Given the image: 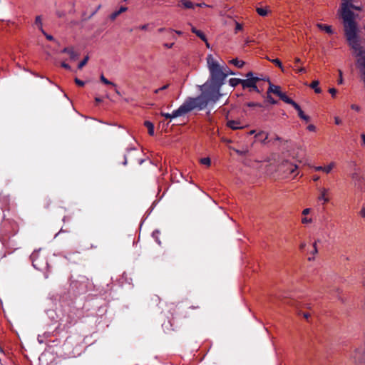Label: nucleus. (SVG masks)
<instances>
[{"label":"nucleus","mask_w":365,"mask_h":365,"mask_svg":"<svg viewBox=\"0 0 365 365\" xmlns=\"http://www.w3.org/2000/svg\"><path fill=\"white\" fill-rule=\"evenodd\" d=\"M221 86L222 85L206 82L202 86L200 96L187 100L191 110L195 108L202 110L207 106L215 103L221 96L220 93Z\"/></svg>","instance_id":"1"},{"label":"nucleus","mask_w":365,"mask_h":365,"mask_svg":"<svg viewBox=\"0 0 365 365\" xmlns=\"http://www.w3.org/2000/svg\"><path fill=\"white\" fill-rule=\"evenodd\" d=\"M353 0H342L341 5L339 10L340 16L342 19V24L344 26V34H346L348 38L351 40L354 34V30L358 29L355 15L351 9L358 11L361 10V6H355L352 4Z\"/></svg>","instance_id":"2"},{"label":"nucleus","mask_w":365,"mask_h":365,"mask_svg":"<svg viewBox=\"0 0 365 365\" xmlns=\"http://www.w3.org/2000/svg\"><path fill=\"white\" fill-rule=\"evenodd\" d=\"M206 60L210 72V79L207 82L222 86L228 75V68L221 66L212 54L207 55Z\"/></svg>","instance_id":"3"},{"label":"nucleus","mask_w":365,"mask_h":365,"mask_svg":"<svg viewBox=\"0 0 365 365\" xmlns=\"http://www.w3.org/2000/svg\"><path fill=\"white\" fill-rule=\"evenodd\" d=\"M357 33L358 29L354 30V36L351 40L348 38L346 34H344L349 45L354 50V53L356 54V56L357 58L356 62L358 66L359 67L365 68V52L364 51L363 48L361 46L359 43Z\"/></svg>","instance_id":"4"},{"label":"nucleus","mask_w":365,"mask_h":365,"mask_svg":"<svg viewBox=\"0 0 365 365\" xmlns=\"http://www.w3.org/2000/svg\"><path fill=\"white\" fill-rule=\"evenodd\" d=\"M191 108L187 101V100L175 110H174L171 114L161 113V115L166 118H174L179 116L184 115L188 112L191 111Z\"/></svg>","instance_id":"5"},{"label":"nucleus","mask_w":365,"mask_h":365,"mask_svg":"<svg viewBox=\"0 0 365 365\" xmlns=\"http://www.w3.org/2000/svg\"><path fill=\"white\" fill-rule=\"evenodd\" d=\"M261 80L260 78H250V79H244L242 82V86L245 88H252L254 91H257V93H259V90L258 89L257 86V83L258 81Z\"/></svg>","instance_id":"6"},{"label":"nucleus","mask_w":365,"mask_h":365,"mask_svg":"<svg viewBox=\"0 0 365 365\" xmlns=\"http://www.w3.org/2000/svg\"><path fill=\"white\" fill-rule=\"evenodd\" d=\"M319 195L318 196V200L319 201H323L324 204H326L329 202V189L327 187H321L319 189Z\"/></svg>","instance_id":"7"},{"label":"nucleus","mask_w":365,"mask_h":365,"mask_svg":"<svg viewBox=\"0 0 365 365\" xmlns=\"http://www.w3.org/2000/svg\"><path fill=\"white\" fill-rule=\"evenodd\" d=\"M336 167V163L331 162L328 165L325 166H314L313 167L314 170L315 171H322L325 173L326 174L330 173L332 170Z\"/></svg>","instance_id":"8"},{"label":"nucleus","mask_w":365,"mask_h":365,"mask_svg":"<svg viewBox=\"0 0 365 365\" xmlns=\"http://www.w3.org/2000/svg\"><path fill=\"white\" fill-rule=\"evenodd\" d=\"M162 329L165 333H170L173 330V324L170 319H165L162 324Z\"/></svg>","instance_id":"9"},{"label":"nucleus","mask_w":365,"mask_h":365,"mask_svg":"<svg viewBox=\"0 0 365 365\" xmlns=\"http://www.w3.org/2000/svg\"><path fill=\"white\" fill-rule=\"evenodd\" d=\"M269 86L267 91V93H273L280 97V96L282 94L283 92L281 91V88L278 86H274L269 81Z\"/></svg>","instance_id":"10"},{"label":"nucleus","mask_w":365,"mask_h":365,"mask_svg":"<svg viewBox=\"0 0 365 365\" xmlns=\"http://www.w3.org/2000/svg\"><path fill=\"white\" fill-rule=\"evenodd\" d=\"M316 26L319 29L326 32L328 34H332L334 33L333 29L331 26L320 24V23L317 24Z\"/></svg>","instance_id":"11"},{"label":"nucleus","mask_w":365,"mask_h":365,"mask_svg":"<svg viewBox=\"0 0 365 365\" xmlns=\"http://www.w3.org/2000/svg\"><path fill=\"white\" fill-rule=\"evenodd\" d=\"M62 53H67L72 61H76L78 56V53L72 48H65L62 50Z\"/></svg>","instance_id":"12"},{"label":"nucleus","mask_w":365,"mask_h":365,"mask_svg":"<svg viewBox=\"0 0 365 365\" xmlns=\"http://www.w3.org/2000/svg\"><path fill=\"white\" fill-rule=\"evenodd\" d=\"M240 124H241L240 122L237 121V120H229L227 123V125L229 128H232V130L243 128L244 127L242 125H241Z\"/></svg>","instance_id":"13"},{"label":"nucleus","mask_w":365,"mask_h":365,"mask_svg":"<svg viewBox=\"0 0 365 365\" xmlns=\"http://www.w3.org/2000/svg\"><path fill=\"white\" fill-rule=\"evenodd\" d=\"M280 99L282 101H283L284 102H285L286 103H288V104H290L292 105L293 107H297L298 108V104L297 103H295L293 100H292L291 98H289L285 93H282V94L280 96Z\"/></svg>","instance_id":"14"},{"label":"nucleus","mask_w":365,"mask_h":365,"mask_svg":"<svg viewBox=\"0 0 365 365\" xmlns=\"http://www.w3.org/2000/svg\"><path fill=\"white\" fill-rule=\"evenodd\" d=\"M144 125L147 128L148 134L151 136L154 135V125L150 121L144 122Z\"/></svg>","instance_id":"15"},{"label":"nucleus","mask_w":365,"mask_h":365,"mask_svg":"<svg viewBox=\"0 0 365 365\" xmlns=\"http://www.w3.org/2000/svg\"><path fill=\"white\" fill-rule=\"evenodd\" d=\"M128 9L127 7L125 6H121L119 10L116 11H114L113 13L111 14L110 15V19L112 20H115L118 16H119L120 14L126 11Z\"/></svg>","instance_id":"16"},{"label":"nucleus","mask_w":365,"mask_h":365,"mask_svg":"<svg viewBox=\"0 0 365 365\" xmlns=\"http://www.w3.org/2000/svg\"><path fill=\"white\" fill-rule=\"evenodd\" d=\"M255 137L257 138L261 142L265 143L268 138V133L264 131H261L256 134Z\"/></svg>","instance_id":"17"},{"label":"nucleus","mask_w":365,"mask_h":365,"mask_svg":"<svg viewBox=\"0 0 365 365\" xmlns=\"http://www.w3.org/2000/svg\"><path fill=\"white\" fill-rule=\"evenodd\" d=\"M298 112V115L300 118L302 120H304L305 121L308 122L309 120V117L304 113L302 110L301 109L300 106L298 105L297 107H294Z\"/></svg>","instance_id":"18"},{"label":"nucleus","mask_w":365,"mask_h":365,"mask_svg":"<svg viewBox=\"0 0 365 365\" xmlns=\"http://www.w3.org/2000/svg\"><path fill=\"white\" fill-rule=\"evenodd\" d=\"M256 11L261 16H267V14L269 12L267 7H264V8L258 7V8H257Z\"/></svg>","instance_id":"19"},{"label":"nucleus","mask_w":365,"mask_h":365,"mask_svg":"<svg viewBox=\"0 0 365 365\" xmlns=\"http://www.w3.org/2000/svg\"><path fill=\"white\" fill-rule=\"evenodd\" d=\"M35 24L38 26V28L42 33H44V30L43 29L42 19L41 16H37L36 17Z\"/></svg>","instance_id":"20"},{"label":"nucleus","mask_w":365,"mask_h":365,"mask_svg":"<svg viewBox=\"0 0 365 365\" xmlns=\"http://www.w3.org/2000/svg\"><path fill=\"white\" fill-rule=\"evenodd\" d=\"M319 82L318 81H314L310 84V87L314 89L316 93H320L322 92V89L319 87Z\"/></svg>","instance_id":"21"},{"label":"nucleus","mask_w":365,"mask_h":365,"mask_svg":"<svg viewBox=\"0 0 365 365\" xmlns=\"http://www.w3.org/2000/svg\"><path fill=\"white\" fill-rule=\"evenodd\" d=\"M242 81H243L242 79L233 78L230 79L229 83L231 86L235 87V86H238L239 84L242 85Z\"/></svg>","instance_id":"22"},{"label":"nucleus","mask_w":365,"mask_h":365,"mask_svg":"<svg viewBox=\"0 0 365 365\" xmlns=\"http://www.w3.org/2000/svg\"><path fill=\"white\" fill-rule=\"evenodd\" d=\"M230 63L235 65L237 68H242L245 65V62L237 58L232 59L230 61Z\"/></svg>","instance_id":"23"},{"label":"nucleus","mask_w":365,"mask_h":365,"mask_svg":"<svg viewBox=\"0 0 365 365\" xmlns=\"http://www.w3.org/2000/svg\"><path fill=\"white\" fill-rule=\"evenodd\" d=\"M180 2L185 9H193L195 6L192 2L188 0H181Z\"/></svg>","instance_id":"24"},{"label":"nucleus","mask_w":365,"mask_h":365,"mask_svg":"<svg viewBox=\"0 0 365 365\" xmlns=\"http://www.w3.org/2000/svg\"><path fill=\"white\" fill-rule=\"evenodd\" d=\"M271 62H272L274 64H275L277 66H278L282 72L284 71V67L282 66V63L281 61L279 58H274V59H269Z\"/></svg>","instance_id":"25"},{"label":"nucleus","mask_w":365,"mask_h":365,"mask_svg":"<svg viewBox=\"0 0 365 365\" xmlns=\"http://www.w3.org/2000/svg\"><path fill=\"white\" fill-rule=\"evenodd\" d=\"M100 79H101V81L106 85H110L114 87L116 86V85L114 83H113V82L108 81L107 78H106L103 74L101 76Z\"/></svg>","instance_id":"26"},{"label":"nucleus","mask_w":365,"mask_h":365,"mask_svg":"<svg viewBox=\"0 0 365 365\" xmlns=\"http://www.w3.org/2000/svg\"><path fill=\"white\" fill-rule=\"evenodd\" d=\"M200 163L205 165L207 167H210L211 165V160L210 158H201L200 160Z\"/></svg>","instance_id":"27"},{"label":"nucleus","mask_w":365,"mask_h":365,"mask_svg":"<svg viewBox=\"0 0 365 365\" xmlns=\"http://www.w3.org/2000/svg\"><path fill=\"white\" fill-rule=\"evenodd\" d=\"M297 168L298 167L296 165L287 164V169L291 174L294 173L297 170Z\"/></svg>","instance_id":"28"},{"label":"nucleus","mask_w":365,"mask_h":365,"mask_svg":"<svg viewBox=\"0 0 365 365\" xmlns=\"http://www.w3.org/2000/svg\"><path fill=\"white\" fill-rule=\"evenodd\" d=\"M301 222L304 225L311 224L312 222V219L311 217L304 216L301 220Z\"/></svg>","instance_id":"29"},{"label":"nucleus","mask_w":365,"mask_h":365,"mask_svg":"<svg viewBox=\"0 0 365 365\" xmlns=\"http://www.w3.org/2000/svg\"><path fill=\"white\" fill-rule=\"evenodd\" d=\"M168 87H169V84H166V85H165V86H162V87H160V88H159L158 89H155L154 91V94L158 95V93L165 91Z\"/></svg>","instance_id":"30"},{"label":"nucleus","mask_w":365,"mask_h":365,"mask_svg":"<svg viewBox=\"0 0 365 365\" xmlns=\"http://www.w3.org/2000/svg\"><path fill=\"white\" fill-rule=\"evenodd\" d=\"M88 56H86L84 59L81 61L78 66V69H81L88 62Z\"/></svg>","instance_id":"31"},{"label":"nucleus","mask_w":365,"mask_h":365,"mask_svg":"<svg viewBox=\"0 0 365 365\" xmlns=\"http://www.w3.org/2000/svg\"><path fill=\"white\" fill-rule=\"evenodd\" d=\"M196 35L200 38H201L203 41L207 42L206 36H205V35L201 31L199 30V31L196 34Z\"/></svg>","instance_id":"32"},{"label":"nucleus","mask_w":365,"mask_h":365,"mask_svg":"<svg viewBox=\"0 0 365 365\" xmlns=\"http://www.w3.org/2000/svg\"><path fill=\"white\" fill-rule=\"evenodd\" d=\"M313 250L312 251V253L313 255H317L318 253V249H317V242H314L313 243Z\"/></svg>","instance_id":"33"},{"label":"nucleus","mask_w":365,"mask_h":365,"mask_svg":"<svg viewBox=\"0 0 365 365\" xmlns=\"http://www.w3.org/2000/svg\"><path fill=\"white\" fill-rule=\"evenodd\" d=\"M267 101L272 103V104H275L277 103V101L270 96V94L267 93Z\"/></svg>","instance_id":"34"},{"label":"nucleus","mask_w":365,"mask_h":365,"mask_svg":"<svg viewBox=\"0 0 365 365\" xmlns=\"http://www.w3.org/2000/svg\"><path fill=\"white\" fill-rule=\"evenodd\" d=\"M149 29V24H144V25H141L138 27V29L141 30V31H148Z\"/></svg>","instance_id":"35"},{"label":"nucleus","mask_w":365,"mask_h":365,"mask_svg":"<svg viewBox=\"0 0 365 365\" xmlns=\"http://www.w3.org/2000/svg\"><path fill=\"white\" fill-rule=\"evenodd\" d=\"M247 106L249 107H262V105L260 103L253 102L247 103Z\"/></svg>","instance_id":"36"},{"label":"nucleus","mask_w":365,"mask_h":365,"mask_svg":"<svg viewBox=\"0 0 365 365\" xmlns=\"http://www.w3.org/2000/svg\"><path fill=\"white\" fill-rule=\"evenodd\" d=\"M339 79H338V83L342 84L343 83V78H342V71L341 70H339Z\"/></svg>","instance_id":"37"},{"label":"nucleus","mask_w":365,"mask_h":365,"mask_svg":"<svg viewBox=\"0 0 365 365\" xmlns=\"http://www.w3.org/2000/svg\"><path fill=\"white\" fill-rule=\"evenodd\" d=\"M311 212V209L310 208H305L302 211V215L304 216H307V215H309Z\"/></svg>","instance_id":"38"},{"label":"nucleus","mask_w":365,"mask_h":365,"mask_svg":"<svg viewBox=\"0 0 365 365\" xmlns=\"http://www.w3.org/2000/svg\"><path fill=\"white\" fill-rule=\"evenodd\" d=\"M236 26H235V32H237L238 31H241L242 29V26L239 24L238 22H236Z\"/></svg>","instance_id":"39"},{"label":"nucleus","mask_w":365,"mask_h":365,"mask_svg":"<svg viewBox=\"0 0 365 365\" xmlns=\"http://www.w3.org/2000/svg\"><path fill=\"white\" fill-rule=\"evenodd\" d=\"M329 92L331 93V95L334 97L336 96V89H335L334 88H329Z\"/></svg>","instance_id":"40"},{"label":"nucleus","mask_w":365,"mask_h":365,"mask_svg":"<svg viewBox=\"0 0 365 365\" xmlns=\"http://www.w3.org/2000/svg\"><path fill=\"white\" fill-rule=\"evenodd\" d=\"M295 71L297 72V73H302V72H306V69L303 67H296L295 68Z\"/></svg>","instance_id":"41"},{"label":"nucleus","mask_w":365,"mask_h":365,"mask_svg":"<svg viewBox=\"0 0 365 365\" xmlns=\"http://www.w3.org/2000/svg\"><path fill=\"white\" fill-rule=\"evenodd\" d=\"M307 129L309 131L314 132L316 130V127H315V125H314L312 124H310V125H308Z\"/></svg>","instance_id":"42"},{"label":"nucleus","mask_w":365,"mask_h":365,"mask_svg":"<svg viewBox=\"0 0 365 365\" xmlns=\"http://www.w3.org/2000/svg\"><path fill=\"white\" fill-rule=\"evenodd\" d=\"M75 82L78 86H84V82L79 80L78 78L75 79Z\"/></svg>","instance_id":"43"},{"label":"nucleus","mask_w":365,"mask_h":365,"mask_svg":"<svg viewBox=\"0 0 365 365\" xmlns=\"http://www.w3.org/2000/svg\"><path fill=\"white\" fill-rule=\"evenodd\" d=\"M246 79H250V78H255V77L253 76L252 72H249L246 74Z\"/></svg>","instance_id":"44"},{"label":"nucleus","mask_w":365,"mask_h":365,"mask_svg":"<svg viewBox=\"0 0 365 365\" xmlns=\"http://www.w3.org/2000/svg\"><path fill=\"white\" fill-rule=\"evenodd\" d=\"M196 6H198V7H210V6L205 4V3H202V4H195Z\"/></svg>","instance_id":"45"},{"label":"nucleus","mask_w":365,"mask_h":365,"mask_svg":"<svg viewBox=\"0 0 365 365\" xmlns=\"http://www.w3.org/2000/svg\"><path fill=\"white\" fill-rule=\"evenodd\" d=\"M61 66L63 68H66V69H70L71 68L70 66L68 64H67L66 63H65V62H62L61 63Z\"/></svg>","instance_id":"46"},{"label":"nucleus","mask_w":365,"mask_h":365,"mask_svg":"<svg viewBox=\"0 0 365 365\" xmlns=\"http://www.w3.org/2000/svg\"><path fill=\"white\" fill-rule=\"evenodd\" d=\"M360 216L365 217V207H363L359 212Z\"/></svg>","instance_id":"47"},{"label":"nucleus","mask_w":365,"mask_h":365,"mask_svg":"<svg viewBox=\"0 0 365 365\" xmlns=\"http://www.w3.org/2000/svg\"><path fill=\"white\" fill-rule=\"evenodd\" d=\"M174 45V43H165L164 46L167 48H171Z\"/></svg>","instance_id":"48"},{"label":"nucleus","mask_w":365,"mask_h":365,"mask_svg":"<svg viewBox=\"0 0 365 365\" xmlns=\"http://www.w3.org/2000/svg\"><path fill=\"white\" fill-rule=\"evenodd\" d=\"M43 34L45 35V36L46 37V38H47L48 40H49V41L53 40V36H52L48 35V34H46V33H45V32H44V33H43Z\"/></svg>","instance_id":"49"},{"label":"nucleus","mask_w":365,"mask_h":365,"mask_svg":"<svg viewBox=\"0 0 365 365\" xmlns=\"http://www.w3.org/2000/svg\"><path fill=\"white\" fill-rule=\"evenodd\" d=\"M334 120L336 124L339 125L341 123V120L338 117H336Z\"/></svg>","instance_id":"50"},{"label":"nucleus","mask_w":365,"mask_h":365,"mask_svg":"<svg viewBox=\"0 0 365 365\" xmlns=\"http://www.w3.org/2000/svg\"><path fill=\"white\" fill-rule=\"evenodd\" d=\"M303 317L306 319H308L309 317H310V314L309 313H304L303 314Z\"/></svg>","instance_id":"51"},{"label":"nucleus","mask_w":365,"mask_h":365,"mask_svg":"<svg viewBox=\"0 0 365 365\" xmlns=\"http://www.w3.org/2000/svg\"><path fill=\"white\" fill-rule=\"evenodd\" d=\"M191 31L195 34L199 31V30H197L195 27H192Z\"/></svg>","instance_id":"52"},{"label":"nucleus","mask_w":365,"mask_h":365,"mask_svg":"<svg viewBox=\"0 0 365 365\" xmlns=\"http://www.w3.org/2000/svg\"><path fill=\"white\" fill-rule=\"evenodd\" d=\"M351 107L354 110H359V107L356 105H352Z\"/></svg>","instance_id":"53"},{"label":"nucleus","mask_w":365,"mask_h":365,"mask_svg":"<svg viewBox=\"0 0 365 365\" xmlns=\"http://www.w3.org/2000/svg\"><path fill=\"white\" fill-rule=\"evenodd\" d=\"M294 62H295V63H300L301 62V59L299 58H296L294 59Z\"/></svg>","instance_id":"54"},{"label":"nucleus","mask_w":365,"mask_h":365,"mask_svg":"<svg viewBox=\"0 0 365 365\" xmlns=\"http://www.w3.org/2000/svg\"><path fill=\"white\" fill-rule=\"evenodd\" d=\"M361 139H362L363 143L365 145V134L361 135Z\"/></svg>","instance_id":"55"},{"label":"nucleus","mask_w":365,"mask_h":365,"mask_svg":"<svg viewBox=\"0 0 365 365\" xmlns=\"http://www.w3.org/2000/svg\"><path fill=\"white\" fill-rule=\"evenodd\" d=\"M319 179V176H314V178H313V180H314V181H317Z\"/></svg>","instance_id":"56"},{"label":"nucleus","mask_w":365,"mask_h":365,"mask_svg":"<svg viewBox=\"0 0 365 365\" xmlns=\"http://www.w3.org/2000/svg\"><path fill=\"white\" fill-rule=\"evenodd\" d=\"M95 100H96V102H98V103H100V102H101V101H102V100H101V98H96V99H95Z\"/></svg>","instance_id":"57"},{"label":"nucleus","mask_w":365,"mask_h":365,"mask_svg":"<svg viewBox=\"0 0 365 365\" xmlns=\"http://www.w3.org/2000/svg\"><path fill=\"white\" fill-rule=\"evenodd\" d=\"M255 133V130H250V135H252V134H254Z\"/></svg>","instance_id":"58"},{"label":"nucleus","mask_w":365,"mask_h":365,"mask_svg":"<svg viewBox=\"0 0 365 365\" xmlns=\"http://www.w3.org/2000/svg\"><path fill=\"white\" fill-rule=\"evenodd\" d=\"M164 30H165V29H163V28H160V29H158V31H159V32H162V31H163Z\"/></svg>","instance_id":"59"},{"label":"nucleus","mask_w":365,"mask_h":365,"mask_svg":"<svg viewBox=\"0 0 365 365\" xmlns=\"http://www.w3.org/2000/svg\"><path fill=\"white\" fill-rule=\"evenodd\" d=\"M115 93H116L118 95H120V92H119V91H118V89H115Z\"/></svg>","instance_id":"60"},{"label":"nucleus","mask_w":365,"mask_h":365,"mask_svg":"<svg viewBox=\"0 0 365 365\" xmlns=\"http://www.w3.org/2000/svg\"><path fill=\"white\" fill-rule=\"evenodd\" d=\"M305 245L304 244H302L300 245V249H303Z\"/></svg>","instance_id":"61"},{"label":"nucleus","mask_w":365,"mask_h":365,"mask_svg":"<svg viewBox=\"0 0 365 365\" xmlns=\"http://www.w3.org/2000/svg\"><path fill=\"white\" fill-rule=\"evenodd\" d=\"M175 32H176L178 34H179V35H181V34H182V32H181V31H175Z\"/></svg>","instance_id":"62"},{"label":"nucleus","mask_w":365,"mask_h":365,"mask_svg":"<svg viewBox=\"0 0 365 365\" xmlns=\"http://www.w3.org/2000/svg\"><path fill=\"white\" fill-rule=\"evenodd\" d=\"M164 96H165L164 94L160 95V96H159V98H160V99L163 98H164Z\"/></svg>","instance_id":"63"},{"label":"nucleus","mask_w":365,"mask_h":365,"mask_svg":"<svg viewBox=\"0 0 365 365\" xmlns=\"http://www.w3.org/2000/svg\"><path fill=\"white\" fill-rule=\"evenodd\" d=\"M205 43H206V46H207V48H209V47H210V44H209V43L207 41V42H205Z\"/></svg>","instance_id":"64"}]
</instances>
